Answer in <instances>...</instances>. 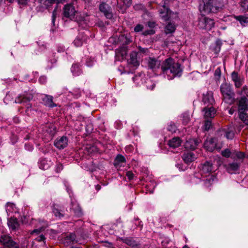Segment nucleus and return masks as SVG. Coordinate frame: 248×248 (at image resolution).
<instances>
[{
    "label": "nucleus",
    "instance_id": "nucleus-38",
    "mask_svg": "<svg viewBox=\"0 0 248 248\" xmlns=\"http://www.w3.org/2000/svg\"><path fill=\"white\" fill-rule=\"evenodd\" d=\"M74 98H78L81 96V91L79 89L75 88L69 92Z\"/></svg>",
    "mask_w": 248,
    "mask_h": 248
},
{
    "label": "nucleus",
    "instance_id": "nucleus-28",
    "mask_svg": "<svg viewBox=\"0 0 248 248\" xmlns=\"http://www.w3.org/2000/svg\"><path fill=\"white\" fill-rule=\"evenodd\" d=\"M181 142L180 138L175 137L169 141L168 145L171 148H176L180 146Z\"/></svg>",
    "mask_w": 248,
    "mask_h": 248
},
{
    "label": "nucleus",
    "instance_id": "nucleus-32",
    "mask_svg": "<svg viewBox=\"0 0 248 248\" xmlns=\"http://www.w3.org/2000/svg\"><path fill=\"white\" fill-rule=\"evenodd\" d=\"M239 167L240 165L237 163H230L227 167V170L229 173L232 174L239 170Z\"/></svg>",
    "mask_w": 248,
    "mask_h": 248
},
{
    "label": "nucleus",
    "instance_id": "nucleus-44",
    "mask_svg": "<svg viewBox=\"0 0 248 248\" xmlns=\"http://www.w3.org/2000/svg\"><path fill=\"white\" fill-rule=\"evenodd\" d=\"M239 116L240 119L244 122V123L248 125V115H246L245 113L240 114Z\"/></svg>",
    "mask_w": 248,
    "mask_h": 248
},
{
    "label": "nucleus",
    "instance_id": "nucleus-23",
    "mask_svg": "<svg viewBox=\"0 0 248 248\" xmlns=\"http://www.w3.org/2000/svg\"><path fill=\"white\" fill-rule=\"evenodd\" d=\"M202 171L203 173L210 174L214 171L213 164L210 161L205 162L202 166Z\"/></svg>",
    "mask_w": 248,
    "mask_h": 248
},
{
    "label": "nucleus",
    "instance_id": "nucleus-52",
    "mask_svg": "<svg viewBox=\"0 0 248 248\" xmlns=\"http://www.w3.org/2000/svg\"><path fill=\"white\" fill-rule=\"evenodd\" d=\"M35 239L38 242L44 241L45 240V237L44 235L41 234L36 237Z\"/></svg>",
    "mask_w": 248,
    "mask_h": 248
},
{
    "label": "nucleus",
    "instance_id": "nucleus-41",
    "mask_svg": "<svg viewBox=\"0 0 248 248\" xmlns=\"http://www.w3.org/2000/svg\"><path fill=\"white\" fill-rule=\"evenodd\" d=\"M15 205L11 203H7L6 206V211L7 214H9L14 210Z\"/></svg>",
    "mask_w": 248,
    "mask_h": 248
},
{
    "label": "nucleus",
    "instance_id": "nucleus-42",
    "mask_svg": "<svg viewBox=\"0 0 248 248\" xmlns=\"http://www.w3.org/2000/svg\"><path fill=\"white\" fill-rule=\"evenodd\" d=\"M177 129V127L175 124L170 123V124L168 126V131H170L171 133L175 132Z\"/></svg>",
    "mask_w": 248,
    "mask_h": 248
},
{
    "label": "nucleus",
    "instance_id": "nucleus-33",
    "mask_svg": "<svg viewBox=\"0 0 248 248\" xmlns=\"http://www.w3.org/2000/svg\"><path fill=\"white\" fill-rule=\"evenodd\" d=\"M71 71L75 76H78L82 73V71L79 67V64L78 63H74L72 65Z\"/></svg>",
    "mask_w": 248,
    "mask_h": 248
},
{
    "label": "nucleus",
    "instance_id": "nucleus-35",
    "mask_svg": "<svg viewBox=\"0 0 248 248\" xmlns=\"http://www.w3.org/2000/svg\"><path fill=\"white\" fill-rule=\"evenodd\" d=\"M175 26L174 24L169 23L165 27V31L167 34L171 33L175 31Z\"/></svg>",
    "mask_w": 248,
    "mask_h": 248
},
{
    "label": "nucleus",
    "instance_id": "nucleus-11",
    "mask_svg": "<svg viewBox=\"0 0 248 248\" xmlns=\"http://www.w3.org/2000/svg\"><path fill=\"white\" fill-rule=\"evenodd\" d=\"M51 208L52 212L56 217L61 219L64 216V209L62 205L53 203Z\"/></svg>",
    "mask_w": 248,
    "mask_h": 248
},
{
    "label": "nucleus",
    "instance_id": "nucleus-57",
    "mask_svg": "<svg viewBox=\"0 0 248 248\" xmlns=\"http://www.w3.org/2000/svg\"><path fill=\"white\" fill-rule=\"evenodd\" d=\"M155 23L154 22L149 21L148 22V26L150 28H153L155 27Z\"/></svg>",
    "mask_w": 248,
    "mask_h": 248
},
{
    "label": "nucleus",
    "instance_id": "nucleus-43",
    "mask_svg": "<svg viewBox=\"0 0 248 248\" xmlns=\"http://www.w3.org/2000/svg\"><path fill=\"white\" fill-rule=\"evenodd\" d=\"M212 127V123L210 121H205L203 125V129L205 131H208Z\"/></svg>",
    "mask_w": 248,
    "mask_h": 248
},
{
    "label": "nucleus",
    "instance_id": "nucleus-63",
    "mask_svg": "<svg viewBox=\"0 0 248 248\" xmlns=\"http://www.w3.org/2000/svg\"><path fill=\"white\" fill-rule=\"evenodd\" d=\"M95 188L97 191H99L101 189V186L99 185H97L95 186Z\"/></svg>",
    "mask_w": 248,
    "mask_h": 248
},
{
    "label": "nucleus",
    "instance_id": "nucleus-1",
    "mask_svg": "<svg viewBox=\"0 0 248 248\" xmlns=\"http://www.w3.org/2000/svg\"><path fill=\"white\" fill-rule=\"evenodd\" d=\"M161 69L163 74L168 76L169 80L173 79L176 76L180 77L183 72L181 65L175 62L171 58H168L163 62Z\"/></svg>",
    "mask_w": 248,
    "mask_h": 248
},
{
    "label": "nucleus",
    "instance_id": "nucleus-29",
    "mask_svg": "<svg viewBox=\"0 0 248 248\" xmlns=\"http://www.w3.org/2000/svg\"><path fill=\"white\" fill-rule=\"evenodd\" d=\"M8 225L10 229L12 230H16L18 229L19 226L17 219L16 218L12 217H11L8 220Z\"/></svg>",
    "mask_w": 248,
    "mask_h": 248
},
{
    "label": "nucleus",
    "instance_id": "nucleus-18",
    "mask_svg": "<svg viewBox=\"0 0 248 248\" xmlns=\"http://www.w3.org/2000/svg\"><path fill=\"white\" fill-rule=\"evenodd\" d=\"M200 142V140L198 139H189L185 142V147L187 149L194 150L197 147Z\"/></svg>",
    "mask_w": 248,
    "mask_h": 248
},
{
    "label": "nucleus",
    "instance_id": "nucleus-64",
    "mask_svg": "<svg viewBox=\"0 0 248 248\" xmlns=\"http://www.w3.org/2000/svg\"><path fill=\"white\" fill-rule=\"evenodd\" d=\"M9 3H12L14 0H7Z\"/></svg>",
    "mask_w": 248,
    "mask_h": 248
},
{
    "label": "nucleus",
    "instance_id": "nucleus-27",
    "mask_svg": "<svg viewBox=\"0 0 248 248\" xmlns=\"http://www.w3.org/2000/svg\"><path fill=\"white\" fill-rule=\"evenodd\" d=\"M56 128L54 125L49 124L48 126H45L44 130L49 135L50 138H52L56 133Z\"/></svg>",
    "mask_w": 248,
    "mask_h": 248
},
{
    "label": "nucleus",
    "instance_id": "nucleus-39",
    "mask_svg": "<svg viewBox=\"0 0 248 248\" xmlns=\"http://www.w3.org/2000/svg\"><path fill=\"white\" fill-rule=\"evenodd\" d=\"M238 94L241 95L242 97H248V88L246 86H244L242 90L238 92Z\"/></svg>",
    "mask_w": 248,
    "mask_h": 248
},
{
    "label": "nucleus",
    "instance_id": "nucleus-45",
    "mask_svg": "<svg viewBox=\"0 0 248 248\" xmlns=\"http://www.w3.org/2000/svg\"><path fill=\"white\" fill-rule=\"evenodd\" d=\"M214 76H215V78L217 79V80H219L220 78V76H221V69L220 67H217L215 71V73H214Z\"/></svg>",
    "mask_w": 248,
    "mask_h": 248
},
{
    "label": "nucleus",
    "instance_id": "nucleus-48",
    "mask_svg": "<svg viewBox=\"0 0 248 248\" xmlns=\"http://www.w3.org/2000/svg\"><path fill=\"white\" fill-rule=\"evenodd\" d=\"M155 33V31L153 29L145 31L142 34L146 36L148 35L154 34Z\"/></svg>",
    "mask_w": 248,
    "mask_h": 248
},
{
    "label": "nucleus",
    "instance_id": "nucleus-19",
    "mask_svg": "<svg viewBox=\"0 0 248 248\" xmlns=\"http://www.w3.org/2000/svg\"><path fill=\"white\" fill-rule=\"evenodd\" d=\"M216 140L214 138L207 139L204 143V148L210 152H213L216 147Z\"/></svg>",
    "mask_w": 248,
    "mask_h": 248
},
{
    "label": "nucleus",
    "instance_id": "nucleus-62",
    "mask_svg": "<svg viewBox=\"0 0 248 248\" xmlns=\"http://www.w3.org/2000/svg\"><path fill=\"white\" fill-rule=\"evenodd\" d=\"M155 87V84H153L152 85V86L151 87H150L149 86H147V88L150 89V90H153L154 89Z\"/></svg>",
    "mask_w": 248,
    "mask_h": 248
},
{
    "label": "nucleus",
    "instance_id": "nucleus-22",
    "mask_svg": "<svg viewBox=\"0 0 248 248\" xmlns=\"http://www.w3.org/2000/svg\"><path fill=\"white\" fill-rule=\"evenodd\" d=\"M233 17L235 19L239 22L242 27H246L248 25V15H233Z\"/></svg>",
    "mask_w": 248,
    "mask_h": 248
},
{
    "label": "nucleus",
    "instance_id": "nucleus-51",
    "mask_svg": "<svg viewBox=\"0 0 248 248\" xmlns=\"http://www.w3.org/2000/svg\"><path fill=\"white\" fill-rule=\"evenodd\" d=\"M126 175L128 177L129 180H132L134 177V174L130 171H128L126 172Z\"/></svg>",
    "mask_w": 248,
    "mask_h": 248
},
{
    "label": "nucleus",
    "instance_id": "nucleus-10",
    "mask_svg": "<svg viewBox=\"0 0 248 248\" xmlns=\"http://www.w3.org/2000/svg\"><path fill=\"white\" fill-rule=\"evenodd\" d=\"M99 10L103 13L104 16L108 19H112L113 15L111 7L105 2H102L99 5Z\"/></svg>",
    "mask_w": 248,
    "mask_h": 248
},
{
    "label": "nucleus",
    "instance_id": "nucleus-8",
    "mask_svg": "<svg viewBox=\"0 0 248 248\" xmlns=\"http://www.w3.org/2000/svg\"><path fill=\"white\" fill-rule=\"evenodd\" d=\"M167 0H164L162 1V8L159 10V15L161 18L164 21L168 20L170 16L171 11L166 6V4L168 3Z\"/></svg>",
    "mask_w": 248,
    "mask_h": 248
},
{
    "label": "nucleus",
    "instance_id": "nucleus-46",
    "mask_svg": "<svg viewBox=\"0 0 248 248\" xmlns=\"http://www.w3.org/2000/svg\"><path fill=\"white\" fill-rule=\"evenodd\" d=\"M221 155L226 157H228L231 155V152L228 149H226L221 152Z\"/></svg>",
    "mask_w": 248,
    "mask_h": 248
},
{
    "label": "nucleus",
    "instance_id": "nucleus-59",
    "mask_svg": "<svg viewBox=\"0 0 248 248\" xmlns=\"http://www.w3.org/2000/svg\"><path fill=\"white\" fill-rule=\"evenodd\" d=\"M176 166L180 170H185V169L183 168V165L182 164H176Z\"/></svg>",
    "mask_w": 248,
    "mask_h": 248
},
{
    "label": "nucleus",
    "instance_id": "nucleus-4",
    "mask_svg": "<svg viewBox=\"0 0 248 248\" xmlns=\"http://www.w3.org/2000/svg\"><path fill=\"white\" fill-rule=\"evenodd\" d=\"M33 97L32 93L25 92L18 96L15 99V102L26 105L27 108L29 109L31 108V105L29 102L32 99Z\"/></svg>",
    "mask_w": 248,
    "mask_h": 248
},
{
    "label": "nucleus",
    "instance_id": "nucleus-5",
    "mask_svg": "<svg viewBox=\"0 0 248 248\" xmlns=\"http://www.w3.org/2000/svg\"><path fill=\"white\" fill-rule=\"evenodd\" d=\"M0 242L4 248H20L18 243L14 241L12 237L7 235H2L0 237Z\"/></svg>",
    "mask_w": 248,
    "mask_h": 248
},
{
    "label": "nucleus",
    "instance_id": "nucleus-56",
    "mask_svg": "<svg viewBox=\"0 0 248 248\" xmlns=\"http://www.w3.org/2000/svg\"><path fill=\"white\" fill-rule=\"evenodd\" d=\"M46 77L44 76L41 77L39 78L40 82L43 84L45 83L46 82Z\"/></svg>",
    "mask_w": 248,
    "mask_h": 248
},
{
    "label": "nucleus",
    "instance_id": "nucleus-20",
    "mask_svg": "<svg viewBox=\"0 0 248 248\" xmlns=\"http://www.w3.org/2000/svg\"><path fill=\"white\" fill-rule=\"evenodd\" d=\"M216 180V177L213 175H208L205 179L202 181V185L206 188L210 187L214 182Z\"/></svg>",
    "mask_w": 248,
    "mask_h": 248
},
{
    "label": "nucleus",
    "instance_id": "nucleus-2",
    "mask_svg": "<svg viewBox=\"0 0 248 248\" xmlns=\"http://www.w3.org/2000/svg\"><path fill=\"white\" fill-rule=\"evenodd\" d=\"M203 5L200 6V10L203 14L217 13L224 7L223 0H203Z\"/></svg>",
    "mask_w": 248,
    "mask_h": 248
},
{
    "label": "nucleus",
    "instance_id": "nucleus-26",
    "mask_svg": "<svg viewBox=\"0 0 248 248\" xmlns=\"http://www.w3.org/2000/svg\"><path fill=\"white\" fill-rule=\"evenodd\" d=\"M203 111L204 112V116L205 118H213L216 113V110L213 107L204 108Z\"/></svg>",
    "mask_w": 248,
    "mask_h": 248
},
{
    "label": "nucleus",
    "instance_id": "nucleus-50",
    "mask_svg": "<svg viewBox=\"0 0 248 248\" xmlns=\"http://www.w3.org/2000/svg\"><path fill=\"white\" fill-rule=\"evenodd\" d=\"M63 169V166L62 164L58 163L56 165V171L59 172L61 171Z\"/></svg>",
    "mask_w": 248,
    "mask_h": 248
},
{
    "label": "nucleus",
    "instance_id": "nucleus-31",
    "mask_svg": "<svg viewBox=\"0 0 248 248\" xmlns=\"http://www.w3.org/2000/svg\"><path fill=\"white\" fill-rule=\"evenodd\" d=\"M125 162V159L124 156L121 155H118L114 162V165L116 167H121L123 166Z\"/></svg>",
    "mask_w": 248,
    "mask_h": 248
},
{
    "label": "nucleus",
    "instance_id": "nucleus-58",
    "mask_svg": "<svg viewBox=\"0 0 248 248\" xmlns=\"http://www.w3.org/2000/svg\"><path fill=\"white\" fill-rule=\"evenodd\" d=\"M28 0H18V3L22 5L27 4Z\"/></svg>",
    "mask_w": 248,
    "mask_h": 248
},
{
    "label": "nucleus",
    "instance_id": "nucleus-37",
    "mask_svg": "<svg viewBox=\"0 0 248 248\" xmlns=\"http://www.w3.org/2000/svg\"><path fill=\"white\" fill-rule=\"evenodd\" d=\"M64 0H45L44 2V4L46 8H48L55 2L62 3Z\"/></svg>",
    "mask_w": 248,
    "mask_h": 248
},
{
    "label": "nucleus",
    "instance_id": "nucleus-17",
    "mask_svg": "<svg viewBox=\"0 0 248 248\" xmlns=\"http://www.w3.org/2000/svg\"><path fill=\"white\" fill-rule=\"evenodd\" d=\"M231 78L236 88H239L242 85L244 82L243 78L239 75L237 72H232L231 74Z\"/></svg>",
    "mask_w": 248,
    "mask_h": 248
},
{
    "label": "nucleus",
    "instance_id": "nucleus-60",
    "mask_svg": "<svg viewBox=\"0 0 248 248\" xmlns=\"http://www.w3.org/2000/svg\"><path fill=\"white\" fill-rule=\"evenodd\" d=\"M64 50H65L64 47H63L62 46H60L58 47V49H57L58 52H64Z\"/></svg>",
    "mask_w": 248,
    "mask_h": 248
},
{
    "label": "nucleus",
    "instance_id": "nucleus-40",
    "mask_svg": "<svg viewBox=\"0 0 248 248\" xmlns=\"http://www.w3.org/2000/svg\"><path fill=\"white\" fill-rule=\"evenodd\" d=\"M182 122L184 125H186L190 121V115L188 113H184L182 115Z\"/></svg>",
    "mask_w": 248,
    "mask_h": 248
},
{
    "label": "nucleus",
    "instance_id": "nucleus-24",
    "mask_svg": "<svg viewBox=\"0 0 248 248\" xmlns=\"http://www.w3.org/2000/svg\"><path fill=\"white\" fill-rule=\"evenodd\" d=\"M182 158L184 162L186 164H188L193 161L196 158L194 154L192 152H186L184 153L183 155Z\"/></svg>",
    "mask_w": 248,
    "mask_h": 248
},
{
    "label": "nucleus",
    "instance_id": "nucleus-3",
    "mask_svg": "<svg viewBox=\"0 0 248 248\" xmlns=\"http://www.w3.org/2000/svg\"><path fill=\"white\" fill-rule=\"evenodd\" d=\"M220 90L224 101L229 104L233 102L234 93L232 86L227 83H223L220 87Z\"/></svg>",
    "mask_w": 248,
    "mask_h": 248
},
{
    "label": "nucleus",
    "instance_id": "nucleus-13",
    "mask_svg": "<svg viewBox=\"0 0 248 248\" xmlns=\"http://www.w3.org/2000/svg\"><path fill=\"white\" fill-rule=\"evenodd\" d=\"M248 110V99L246 97H241L238 101V111L240 114L244 113Z\"/></svg>",
    "mask_w": 248,
    "mask_h": 248
},
{
    "label": "nucleus",
    "instance_id": "nucleus-21",
    "mask_svg": "<svg viewBox=\"0 0 248 248\" xmlns=\"http://www.w3.org/2000/svg\"><path fill=\"white\" fill-rule=\"evenodd\" d=\"M126 55L127 48L125 46H122L116 50L115 56L116 59L119 61L123 60Z\"/></svg>",
    "mask_w": 248,
    "mask_h": 248
},
{
    "label": "nucleus",
    "instance_id": "nucleus-34",
    "mask_svg": "<svg viewBox=\"0 0 248 248\" xmlns=\"http://www.w3.org/2000/svg\"><path fill=\"white\" fill-rule=\"evenodd\" d=\"M124 242L132 248H138V243L132 238H126L124 239Z\"/></svg>",
    "mask_w": 248,
    "mask_h": 248
},
{
    "label": "nucleus",
    "instance_id": "nucleus-14",
    "mask_svg": "<svg viewBox=\"0 0 248 248\" xmlns=\"http://www.w3.org/2000/svg\"><path fill=\"white\" fill-rule=\"evenodd\" d=\"M220 135L224 134V137L228 140H232L234 136V128L230 125L226 128L222 129L219 131Z\"/></svg>",
    "mask_w": 248,
    "mask_h": 248
},
{
    "label": "nucleus",
    "instance_id": "nucleus-16",
    "mask_svg": "<svg viewBox=\"0 0 248 248\" xmlns=\"http://www.w3.org/2000/svg\"><path fill=\"white\" fill-rule=\"evenodd\" d=\"M202 102L205 105H213L215 103L213 93L211 91H207L202 94Z\"/></svg>",
    "mask_w": 248,
    "mask_h": 248
},
{
    "label": "nucleus",
    "instance_id": "nucleus-9",
    "mask_svg": "<svg viewBox=\"0 0 248 248\" xmlns=\"http://www.w3.org/2000/svg\"><path fill=\"white\" fill-rule=\"evenodd\" d=\"M146 61L148 68L154 72L156 71L161 65V61L158 58L149 57Z\"/></svg>",
    "mask_w": 248,
    "mask_h": 248
},
{
    "label": "nucleus",
    "instance_id": "nucleus-15",
    "mask_svg": "<svg viewBox=\"0 0 248 248\" xmlns=\"http://www.w3.org/2000/svg\"><path fill=\"white\" fill-rule=\"evenodd\" d=\"M68 140L65 136L58 138L54 141L55 146L59 149H63L68 145Z\"/></svg>",
    "mask_w": 248,
    "mask_h": 248
},
{
    "label": "nucleus",
    "instance_id": "nucleus-55",
    "mask_svg": "<svg viewBox=\"0 0 248 248\" xmlns=\"http://www.w3.org/2000/svg\"><path fill=\"white\" fill-rule=\"evenodd\" d=\"M44 229L43 228H42V227L40 228H39V229H34L31 232V234H33V233H40Z\"/></svg>",
    "mask_w": 248,
    "mask_h": 248
},
{
    "label": "nucleus",
    "instance_id": "nucleus-54",
    "mask_svg": "<svg viewBox=\"0 0 248 248\" xmlns=\"http://www.w3.org/2000/svg\"><path fill=\"white\" fill-rule=\"evenodd\" d=\"M138 49H139V51H140V52H142L143 53H145L148 51L147 48H143V47H141V46H139Z\"/></svg>",
    "mask_w": 248,
    "mask_h": 248
},
{
    "label": "nucleus",
    "instance_id": "nucleus-36",
    "mask_svg": "<svg viewBox=\"0 0 248 248\" xmlns=\"http://www.w3.org/2000/svg\"><path fill=\"white\" fill-rule=\"evenodd\" d=\"M76 236L74 233H70L67 235L64 238V243H69L76 241Z\"/></svg>",
    "mask_w": 248,
    "mask_h": 248
},
{
    "label": "nucleus",
    "instance_id": "nucleus-6",
    "mask_svg": "<svg viewBox=\"0 0 248 248\" xmlns=\"http://www.w3.org/2000/svg\"><path fill=\"white\" fill-rule=\"evenodd\" d=\"M214 25L215 22L211 18L202 17L199 19L198 26L201 29L210 31L214 27Z\"/></svg>",
    "mask_w": 248,
    "mask_h": 248
},
{
    "label": "nucleus",
    "instance_id": "nucleus-12",
    "mask_svg": "<svg viewBox=\"0 0 248 248\" xmlns=\"http://www.w3.org/2000/svg\"><path fill=\"white\" fill-rule=\"evenodd\" d=\"M88 39V35L85 32H80L74 41L73 44L76 46L79 47L84 43H86Z\"/></svg>",
    "mask_w": 248,
    "mask_h": 248
},
{
    "label": "nucleus",
    "instance_id": "nucleus-61",
    "mask_svg": "<svg viewBox=\"0 0 248 248\" xmlns=\"http://www.w3.org/2000/svg\"><path fill=\"white\" fill-rule=\"evenodd\" d=\"M93 62L92 60H88L86 62V64L88 66H92L93 65Z\"/></svg>",
    "mask_w": 248,
    "mask_h": 248
},
{
    "label": "nucleus",
    "instance_id": "nucleus-30",
    "mask_svg": "<svg viewBox=\"0 0 248 248\" xmlns=\"http://www.w3.org/2000/svg\"><path fill=\"white\" fill-rule=\"evenodd\" d=\"M137 52L132 51L130 54V59L128 60V62L134 66H137L139 63L137 60Z\"/></svg>",
    "mask_w": 248,
    "mask_h": 248
},
{
    "label": "nucleus",
    "instance_id": "nucleus-25",
    "mask_svg": "<svg viewBox=\"0 0 248 248\" xmlns=\"http://www.w3.org/2000/svg\"><path fill=\"white\" fill-rule=\"evenodd\" d=\"M43 102L45 106L50 108L56 106V105L53 102V97L52 96L45 95L43 98Z\"/></svg>",
    "mask_w": 248,
    "mask_h": 248
},
{
    "label": "nucleus",
    "instance_id": "nucleus-7",
    "mask_svg": "<svg viewBox=\"0 0 248 248\" xmlns=\"http://www.w3.org/2000/svg\"><path fill=\"white\" fill-rule=\"evenodd\" d=\"M77 13L75 7L71 4H66L63 8V16L65 18L74 20Z\"/></svg>",
    "mask_w": 248,
    "mask_h": 248
},
{
    "label": "nucleus",
    "instance_id": "nucleus-53",
    "mask_svg": "<svg viewBox=\"0 0 248 248\" xmlns=\"http://www.w3.org/2000/svg\"><path fill=\"white\" fill-rule=\"evenodd\" d=\"M236 156L239 159H242L244 158L245 155L243 152H239L236 153Z\"/></svg>",
    "mask_w": 248,
    "mask_h": 248
},
{
    "label": "nucleus",
    "instance_id": "nucleus-49",
    "mask_svg": "<svg viewBox=\"0 0 248 248\" xmlns=\"http://www.w3.org/2000/svg\"><path fill=\"white\" fill-rule=\"evenodd\" d=\"M56 15H57V8H55V9L53 11L52 15V22L54 25L55 23Z\"/></svg>",
    "mask_w": 248,
    "mask_h": 248
},
{
    "label": "nucleus",
    "instance_id": "nucleus-47",
    "mask_svg": "<svg viewBox=\"0 0 248 248\" xmlns=\"http://www.w3.org/2000/svg\"><path fill=\"white\" fill-rule=\"evenodd\" d=\"M143 29V26L141 24H137L134 28V31L136 32L141 31Z\"/></svg>",
    "mask_w": 248,
    "mask_h": 248
}]
</instances>
